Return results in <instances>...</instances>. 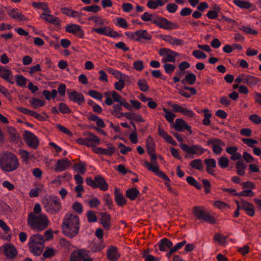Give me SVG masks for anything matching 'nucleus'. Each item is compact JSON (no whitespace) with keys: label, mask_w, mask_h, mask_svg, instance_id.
<instances>
[{"label":"nucleus","mask_w":261,"mask_h":261,"mask_svg":"<svg viewBox=\"0 0 261 261\" xmlns=\"http://www.w3.org/2000/svg\"><path fill=\"white\" fill-rule=\"evenodd\" d=\"M93 151L98 154H104L111 156L115 151V148L112 144H109L107 148L100 147H95L93 148Z\"/></svg>","instance_id":"20"},{"label":"nucleus","mask_w":261,"mask_h":261,"mask_svg":"<svg viewBox=\"0 0 261 261\" xmlns=\"http://www.w3.org/2000/svg\"><path fill=\"white\" fill-rule=\"evenodd\" d=\"M57 251L52 248L48 247L45 248V251L42 252L43 257L44 258H49L56 255Z\"/></svg>","instance_id":"44"},{"label":"nucleus","mask_w":261,"mask_h":261,"mask_svg":"<svg viewBox=\"0 0 261 261\" xmlns=\"http://www.w3.org/2000/svg\"><path fill=\"white\" fill-rule=\"evenodd\" d=\"M239 29L248 34L256 35L258 33L257 31L252 29L250 27H245L244 25H241L239 27Z\"/></svg>","instance_id":"59"},{"label":"nucleus","mask_w":261,"mask_h":261,"mask_svg":"<svg viewBox=\"0 0 261 261\" xmlns=\"http://www.w3.org/2000/svg\"><path fill=\"white\" fill-rule=\"evenodd\" d=\"M67 228H79L80 221L79 217L70 212H68L65 215L62 222V227Z\"/></svg>","instance_id":"7"},{"label":"nucleus","mask_w":261,"mask_h":261,"mask_svg":"<svg viewBox=\"0 0 261 261\" xmlns=\"http://www.w3.org/2000/svg\"><path fill=\"white\" fill-rule=\"evenodd\" d=\"M69 99L81 105L84 101V96L81 93L73 91L67 93Z\"/></svg>","instance_id":"21"},{"label":"nucleus","mask_w":261,"mask_h":261,"mask_svg":"<svg viewBox=\"0 0 261 261\" xmlns=\"http://www.w3.org/2000/svg\"><path fill=\"white\" fill-rule=\"evenodd\" d=\"M8 132L10 136L11 140L13 142L15 141L18 137L16 129L14 127H10L8 128Z\"/></svg>","instance_id":"56"},{"label":"nucleus","mask_w":261,"mask_h":261,"mask_svg":"<svg viewBox=\"0 0 261 261\" xmlns=\"http://www.w3.org/2000/svg\"><path fill=\"white\" fill-rule=\"evenodd\" d=\"M63 233L70 238L74 237L78 233L77 229H63Z\"/></svg>","instance_id":"62"},{"label":"nucleus","mask_w":261,"mask_h":261,"mask_svg":"<svg viewBox=\"0 0 261 261\" xmlns=\"http://www.w3.org/2000/svg\"><path fill=\"white\" fill-rule=\"evenodd\" d=\"M242 142L247 145L248 147L253 148L255 147L254 145L258 143V142L251 138H245L242 139Z\"/></svg>","instance_id":"52"},{"label":"nucleus","mask_w":261,"mask_h":261,"mask_svg":"<svg viewBox=\"0 0 261 261\" xmlns=\"http://www.w3.org/2000/svg\"><path fill=\"white\" fill-rule=\"evenodd\" d=\"M8 15L12 18L18 19L20 21H25L27 18L23 15L18 9H12L8 11Z\"/></svg>","instance_id":"26"},{"label":"nucleus","mask_w":261,"mask_h":261,"mask_svg":"<svg viewBox=\"0 0 261 261\" xmlns=\"http://www.w3.org/2000/svg\"><path fill=\"white\" fill-rule=\"evenodd\" d=\"M85 181L87 185L93 188H99L103 191H106L109 189V185L105 178L99 175L95 176L93 179L87 177Z\"/></svg>","instance_id":"5"},{"label":"nucleus","mask_w":261,"mask_h":261,"mask_svg":"<svg viewBox=\"0 0 261 261\" xmlns=\"http://www.w3.org/2000/svg\"><path fill=\"white\" fill-rule=\"evenodd\" d=\"M137 84L140 90L143 92H146L149 89V87L147 85V81L145 79L139 80Z\"/></svg>","instance_id":"51"},{"label":"nucleus","mask_w":261,"mask_h":261,"mask_svg":"<svg viewBox=\"0 0 261 261\" xmlns=\"http://www.w3.org/2000/svg\"><path fill=\"white\" fill-rule=\"evenodd\" d=\"M88 94L92 98L98 100H101L103 98V95L101 93L94 90L88 91Z\"/></svg>","instance_id":"60"},{"label":"nucleus","mask_w":261,"mask_h":261,"mask_svg":"<svg viewBox=\"0 0 261 261\" xmlns=\"http://www.w3.org/2000/svg\"><path fill=\"white\" fill-rule=\"evenodd\" d=\"M0 252H2L9 259L15 258L18 255L15 246L11 243H6L0 247Z\"/></svg>","instance_id":"10"},{"label":"nucleus","mask_w":261,"mask_h":261,"mask_svg":"<svg viewBox=\"0 0 261 261\" xmlns=\"http://www.w3.org/2000/svg\"><path fill=\"white\" fill-rule=\"evenodd\" d=\"M139 194V191L136 188H130L126 191V196L130 200H134Z\"/></svg>","instance_id":"36"},{"label":"nucleus","mask_w":261,"mask_h":261,"mask_svg":"<svg viewBox=\"0 0 261 261\" xmlns=\"http://www.w3.org/2000/svg\"><path fill=\"white\" fill-rule=\"evenodd\" d=\"M114 23L116 25L124 29H127L128 28V24L127 21L122 17H116Z\"/></svg>","instance_id":"42"},{"label":"nucleus","mask_w":261,"mask_h":261,"mask_svg":"<svg viewBox=\"0 0 261 261\" xmlns=\"http://www.w3.org/2000/svg\"><path fill=\"white\" fill-rule=\"evenodd\" d=\"M193 213L199 220H202L203 221L211 224H214L216 222V220L214 217L212 216L208 212H206L202 207L194 206L193 207Z\"/></svg>","instance_id":"8"},{"label":"nucleus","mask_w":261,"mask_h":261,"mask_svg":"<svg viewBox=\"0 0 261 261\" xmlns=\"http://www.w3.org/2000/svg\"><path fill=\"white\" fill-rule=\"evenodd\" d=\"M159 246V249L161 251H165L167 250L168 248L171 247L172 246V243L168 239L164 238L161 240Z\"/></svg>","instance_id":"33"},{"label":"nucleus","mask_w":261,"mask_h":261,"mask_svg":"<svg viewBox=\"0 0 261 261\" xmlns=\"http://www.w3.org/2000/svg\"><path fill=\"white\" fill-rule=\"evenodd\" d=\"M237 173L239 175H243L245 174L246 166L242 161H238L236 164Z\"/></svg>","instance_id":"46"},{"label":"nucleus","mask_w":261,"mask_h":261,"mask_svg":"<svg viewBox=\"0 0 261 261\" xmlns=\"http://www.w3.org/2000/svg\"><path fill=\"white\" fill-rule=\"evenodd\" d=\"M100 218L99 221L105 228H109L111 226V217L107 213H100Z\"/></svg>","instance_id":"25"},{"label":"nucleus","mask_w":261,"mask_h":261,"mask_svg":"<svg viewBox=\"0 0 261 261\" xmlns=\"http://www.w3.org/2000/svg\"><path fill=\"white\" fill-rule=\"evenodd\" d=\"M228 236H224L220 233H216L214 236V240L218 242L220 245H224L226 243Z\"/></svg>","instance_id":"43"},{"label":"nucleus","mask_w":261,"mask_h":261,"mask_svg":"<svg viewBox=\"0 0 261 261\" xmlns=\"http://www.w3.org/2000/svg\"><path fill=\"white\" fill-rule=\"evenodd\" d=\"M233 3L240 8L249 9L253 7V4L243 0H233Z\"/></svg>","instance_id":"35"},{"label":"nucleus","mask_w":261,"mask_h":261,"mask_svg":"<svg viewBox=\"0 0 261 261\" xmlns=\"http://www.w3.org/2000/svg\"><path fill=\"white\" fill-rule=\"evenodd\" d=\"M207 145H212V147L214 146L215 145H222V146H225V143L223 141H222L221 140L217 139V138H214L210 139L207 141Z\"/></svg>","instance_id":"57"},{"label":"nucleus","mask_w":261,"mask_h":261,"mask_svg":"<svg viewBox=\"0 0 261 261\" xmlns=\"http://www.w3.org/2000/svg\"><path fill=\"white\" fill-rule=\"evenodd\" d=\"M103 200L109 209L112 210L113 206V200L109 194H105L103 197Z\"/></svg>","instance_id":"61"},{"label":"nucleus","mask_w":261,"mask_h":261,"mask_svg":"<svg viewBox=\"0 0 261 261\" xmlns=\"http://www.w3.org/2000/svg\"><path fill=\"white\" fill-rule=\"evenodd\" d=\"M202 112L204 113V119L202 120V124L204 125H210L211 124L210 118L212 114L210 113L208 109H204Z\"/></svg>","instance_id":"48"},{"label":"nucleus","mask_w":261,"mask_h":261,"mask_svg":"<svg viewBox=\"0 0 261 261\" xmlns=\"http://www.w3.org/2000/svg\"><path fill=\"white\" fill-rule=\"evenodd\" d=\"M86 216L88 221L89 222H96L97 221V218L95 212L89 210L88 211L86 214Z\"/></svg>","instance_id":"54"},{"label":"nucleus","mask_w":261,"mask_h":261,"mask_svg":"<svg viewBox=\"0 0 261 261\" xmlns=\"http://www.w3.org/2000/svg\"><path fill=\"white\" fill-rule=\"evenodd\" d=\"M138 31V41L142 39L149 41L152 38L151 35L145 30H140Z\"/></svg>","instance_id":"34"},{"label":"nucleus","mask_w":261,"mask_h":261,"mask_svg":"<svg viewBox=\"0 0 261 261\" xmlns=\"http://www.w3.org/2000/svg\"><path fill=\"white\" fill-rule=\"evenodd\" d=\"M163 110L165 114V118L166 120L169 123H173L174 118L176 117L174 114L171 111H169L167 109L163 108Z\"/></svg>","instance_id":"45"},{"label":"nucleus","mask_w":261,"mask_h":261,"mask_svg":"<svg viewBox=\"0 0 261 261\" xmlns=\"http://www.w3.org/2000/svg\"><path fill=\"white\" fill-rule=\"evenodd\" d=\"M51 10H49L46 13H42L40 15V17L50 24L59 27L61 24V20L58 17L51 15Z\"/></svg>","instance_id":"19"},{"label":"nucleus","mask_w":261,"mask_h":261,"mask_svg":"<svg viewBox=\"0 0 261 261\" xmlns=\"http://www.w3.org/2000/svg\"><path fill=\"white\" fill-rule=\"evenodd\" d=\"M59 111L62 114H68L71 112L69 107L65 103L61 102L58 106Z\"/></svg>","instance_id":"55"},{"label":"nucleus","mask_w":261,"mask_h":261,"mask_svg":"<svg viewBox=\"0 0 261 261\" xmlns=\"http://www.w3.org/2000/svg\"><path fill=\"white\" fill-rule=\"evenodd\" d=\"M152 23L161 29L166 30H175L179 28V25L177 23L171 21L167 18L160 16L154 17Z\"/></svg>","instance_id":"6"},{"label":"nucleus","mask_w":261,"mask_h":261,"mask_svg":"<svg viewBox=\"0 0 261 261\" xmlns=\"http://www.w3.org/2000/svg\"><path fill=\"white\" fill-rule=\"evenodd\" d=\"M71 165V162L67 159L59 160L57 161L55 167L56 172H62L65 171Z\"/></svg>","instance_id":"23"},{"label":"nucleus","mask_w":261,"mask_h":261,"mask_svg":"<svg viewBox=\"0 0 261 261\" xmlns=\"http://www.w3.org/2000/svg\"><path fill=\"white\" fill-rule=\"evenodd\" d=\"M104 247L105 245L101 240H93L92 242V246L91 247V250L93 252L100 251Z\"/></svg>","instance_id":"40"},{"label":"nucleus","mask_w":261,"mask_h":261,"mask_svg":"<svg viewBox=\"0 0 261 261\" xmlns=\"http://www.w3.org/2000/svg\"><path fill=\"white\" fill-rule=\"evenodd\" d=\"M17 110L19 112L24 114L30 115L35 118H36L37 119L40 121H44L45 120V117H44L43 116H41V115L34 111H31L27 108L20 107L17 108Z\"/></svg>","instance_id":"22"},{"label":"nucleus","mask_w":261,"mask_h":261,"mask_svg":"<svg viewBox=\"0 0 261 261\" xmlns=\"http://www.w3.org/2000/svg\"><path fill=\"white\" fill-rule=\"evenodd\" d=\"M44 237L38 233L31 236L29 240L28 248L30 252L35 256H40L44 248Z\"/></svg>","instance_id":"2"},{"label":"nucleus","mask_w":261,"mask_h":261,"mask_svg":"<svg viewBox=\"0 0 261 261\" xmlns=\"http://www.w3.org/2000/svg\"><path fill=\"white\" fill-rule=\"evenodd\" d=\"M88 20L89 21L93 20L95 25H103L108 23V22L106 19L98 16L90 17L88 18Z\"/></svg>","instance_id":"41"},{"label":"nucleus","mask_w":261,"mask_h":261,"mask_svg":"<svg viewBox=\"0 0 261 261\" xmlns=\"http://www.w3.org/2000/svg\"><path fill=\"white\" fill-rule=\"evenodd\" d=\"M23 137L25 143L29 147L35 149L38 147L39 140L33 133L29 131H25Z\"/></svg>","instance_id":"15"},{"label":"nucleus","mask_w":261,"mask_h":261,"mask_svg":"<svg viewBox=\"0 0 261 261\" xmlns=\"http://www.w3.org/2000/svg\"><path fill=\"white\" fill-rule=\"evenodd\" d=\"M243 77H244V84L249 86L255 85L258 81L257 77L249 74H243Z\"/></svg>","instance_id":"29"},{"label":"nucleus","mask_w":261,"mask_h":261,"mask_svg":"<svg viewBox=\"0 0 261 261\" xmlns=\"http://www.w3.org/2000/svg\"><path fill=\"white\" fill-rule=\"evenodd\" d=\"M0 77L11 84L14 83L12 72L9 69L2 67Z\"/></svg>","instance_id":"24"},{"label":"nucleus","mask_w":261,"mask_h":261,"mask_svg":"<svg viewBox=\"0 0 261 261\" xmlns=\"http://www.w3.org/2000/svg\"><path fill=\"white\" fill-rule=\"evenodd\" d=\"M74 253L81 261H93L91 258L88 257V252L85 250H79Z\"/></svg>","instance_id":"30"},{"label":"nucleus","mask_w":261,"mask_h":261,"mask_svg":"<svg viewBox=\"0 0 261 261\" xmlns=\"http://www.w3.org/2000/svg\"><path fill=\"white\" fill-rule=\"evenodd\" d=\"M28 223L32 228H45L50 224V221L44 214L36 216L33 212H31L28 215Z\"/></svg>","instance_id":"3"},{"label":"nucleus","mask_w":261,"mask_h":261,"mask_svg":"<svg viewBox=\"0 0 261 261\" xmlns=\"http://www.w3.org/2000/svg\"><path fill=\"white\" fill-rule=\"evenodd\" d=\"M65 31L68 33L72 34L80 38L84 37V32L82 27L74 23H69L65 27Z\"/></svg>","instance_id":"14"},{"label":"nucleus","mask_w":261,"mask_h":261,"mask_svg":"<svg viewBox=\"0 0 261 261\" xmlns=\"http://www.w3.org/2000/svg\"><path fill=\"white\" fill-rule=\"evenodd\" d=\"M146 147L147 153L155 152V144L151 136H148L146 139Z\"/></svg>","instance_id":"37"},{"label":"nucleus","mask_w":261,"mask_h":261,"mask_svg":"<svg viewBox=\"0 0 261 261\" xmlns=\"http://www.w3.org/2000/svg\"><path fill=\"white\" fill-rule=\"evenodd\" d=\"M172 127L175 130L179 132H182L186 130L188 131L190 134L192 133L191 127L184 120L181 118L176 119Z\"/></svg>","instance_id":"17"},{"label":"nucleus","mask_w":261,"mask_h":261,"mask_svg":"<svg viewBox=\"0 0 261 261\" xmlns=\"http://www.w3.org/2000/svg\"><path fill=\"white\" fill-rule=\"evenodd\" d=\"M44 205L46 211L51 214H57L62 208L59 197L53 195L44 199Z\"/></svg>","instance_id":"4"},{"label":"nucleus","mask_w":261,"mask_h":261,"mask_svg":"<svg viewBox=\"0 0 261 261\" xmlns=\"http://www.w3.org/2000/svg\"><path fill=\"white\" fill-rule=\"evenodd\" d=\"M206 168H215L216 167V162L214 159H206L204 161Z\"/></svg>","instance_id":"63"},{"label":"nucleus","mask_w":261,"mask_h":261,"mask_svg":"<svg viewBox=\"0 0 261 261\" xmlns=\"http://www.w3.org/2000/svg\"><path fill=\"white\" fill-rule=\"evenodd\" d=\"M120 257V254L118 253V249L115 247H112L109 248L107 251V257L110 261H116Z\"/></svg>","instance_id":"28"},{"label":"nucleus","mask_w":261,"mask_h":261,"mask_svg":"<svg viewBox=\"0 0 261 261\" xmlns=\"http://www.w3.org/2000/svg\"><path fill=\"white\" fill-rule=\"evenodd\" d=\"M143 167L146 168L148 170L152 172L156 176L162 178L164 180L170 182L169 178L162 171L160 170L158 163H150L149 162L144 161L142 163Z\"/></svg>","instance_id":"9"},{"label":"nucleus","mask_w":261,"mask_h":261,"mask_svg":"<svg viewBox=\"0 0 261 261\" xmlns=\"http://www.w3.org/2000/svg\"><path fill=\"white\" fill-rule=\"evenodd\" d=\"M219 166L221 168H226L229 165V160L225 156H221L218 159Z\"/></svg>","instance_id":"53"},{"label":"nucleus","mask_w":261,"mask_h":261,"mask_svg":"<svg viewBox=\"0 0 261 261\" xmlns=\"http://www.w3.org/2000/svg\"><path fill=\"white\" fill-rule=\"evenodd\" d=\"M19 167V162L17 156L13 153L5 151L0 156V168L5 172H11L16 170Z\"/></svg>","instance_id":"1"},{"label":"nucleus","mask_w":261,"mask_h":261,"mask_svg":"<svg viewBox=\"0 0 261 261\" xmlns=\"http://www.w3.org/2000/svg\"><path fill=\"white\" fill-rule=\"evenodd\" d=\"M32 107L37 109L38 107H43L45 105V101L37 98H33L30 101Z\"/></svg>","instance_id":"47"},{"label":"nucleus","mask_w":261,"mask_h":261,"mask_svg":"<svg viewBox=\"0 0 261 261\" xmlns=\"http://www.w3.org/2000/svg\"><path fill=\"white\" fill-rule=\"evenodd\" d=\"M236 203L237 206L244 210L249 216H253L254 215V207L252 203L243 199H241L240 201H236Z\"/></svg>","instance_id":"18"},{"label":"nucleus","mask_w":261,"mask_h":261,"mask_svg":"<svg viewBox=\"0 0 261 261\" xmlns=\"http://www.w3.org/2000/svg\"><path fill=\"white\" fill-rule=\"evenodd\" d=\"M187 182L197 189H201L202 186L197 181V180L192 176H188L186 179Z\"/></svg>","instance_id":"50"},{"label":"nucleus","mask_w":261,"mask_h":261,"mask_svg":"<svg viewBox=\"0 0 261 261\" xmlns=\"http://www.w3.org/2000/svg\"><path fill=\"white\" fill-rule=\"evenodd\" d=\"M159 54L163 57L162 59L163 63L174 62L176 57L178 56V53L166 48H161L159 51Z\"/></svg>","instance_id":"12"},{"label":"nucleus","mask_w":261,"mask_h":261,"mask_svg":"<svg viewBox=\"0 0 261 261\" xmlns=\"http://www.w3.org/2000/svg\"><path fill=\"white\" fill-rule=\"evenodd\" d=\"M115 200L117 204L120 206L124 205L126 203L125 197L122 193L119 192L118 188H115L114 190Z\"/></svg>","instance_id":"27"},{"label":"nucleus","mask_w":261,"mask_h":261,"mask_svg":"<svg viewBox=\"0 0 261 261\" xmlns=\"http://www.w3.org/2000/svg\"><path fill=\"white\" fill-rule=\"evenodd\" d=\"M92 31L99 35H105L113 38H119L121 36L120 34L108 26L93 28Z\"/></svg>","instance_id":"13"},{"label":"nucleus","mask_w":261,"mask_h":261,"mask_svg":"<svg viewBox=\"0 0 261 261\" xmlns=\"http://www.w3.org/2000/svg\"><path fill=\"white\" fill-rule=\"evenodd\" d=\"M190 165L195 169L200 170L202 169V161L200 159H195L190 162Z\"/></svg>","instance_id":"49"},{"label":"nucleus","mask_w":261,"mask_h":261,"mask_svg":"<svg viewBox=\"0 0 261 261\" xmlns=\"http://www.w3.org/2000/svg\"><path fill=\"white\" fill-rule=\"evenodd\" d=\"M73 169L75 171L84 174L86 171V164L85 162H82L76 163L73 166Z\"/></svg>","instance_id":"38"},{"label":"nucleus","mask_w":261,"mask_h":261,"mask_svg":"<svg viewBox=\"0 0 261 261\" xmlns=\"http://www.w3.org/2000/svg\"><path fill=\"white\" fill-rule=\"evenodd\" d=\"M27 79L22 75H16V82L17 85L19 86L22 87L25 86L27 84Z\"/></svg>","instance_id":"58"},{"label":"nucleus","mask_w":261,"mask_h":261,"mask_svg":"<svg viewBox=\"0 0 261 261\" xmlns=\"http://www.w3.org/2000/svg\"><path fill=\"white\" fill-rule=\"evenodd\" d=\"M32 5L35 9L42 10V13H46L50 10L48 4L46 2H33Z\"/></svg>","instance_id":"31"},{"label":"nucleus","mask_w":261,"mask_h":261,"mask_svg":"<svg viewBox=\"0 0 261 261\" xmlns=\"http://www.w3.org/2000/svg\"><path fill=\"white\" fill-rule=\"evenodd\" d=\"M196 80V75L193 73H187L185 78L181 81V83L182 84H186L188 83L190 85L194 84Z\"/></svg>","instance_id":"32"},{"label":"nucleus","mask_w":261,"mask_h":261,"mask_svg":"<svg viewBox=\"0 0 261 261\" xmlns=\"http://www.w3.org/2000/svg\"><path fill=\"white\" fill-rule=\"evenodd\" d=\"M168 105L172 108L175 112L181 113L185 116L190 118H193L195 116V113L193 111L184 108L182 106L178 104H173L171 103V101H170L168 102Z\"/></svg>","instance_id":"16"},{"label":"nucleus","mask_w":261,"mask_h":261,"mask_svg":"<svg viewBox=\"0 0 261 261\" xmlns=\"http://www.w3.org/2000/svg\"><path fill=\"white\" fill-rule=\"evenodd\" d=\"M180 148L189 154H196L200 156L205 152L206 149L199 145H192L189 146L185 143H181L179 145Z\"/></svg>","instance_id":"11"},{"label":"nucleus","mask_w":261,"mask_h":261,"mask_svg":"<svg viewBox=\"0 0 261 261\" xmlns=\"http://www.w3.org/2000/svg\"><path fill=\"white\" fill-rule=\"evenodd\" d=\"M87 139L90 144H92V146L95 144H100V140L98 137L91 132H88L86 134Z\"/></svg>","instance_id":"39"},{"label":"nucleus","mask_w":261,"mask_h":261,"mask_svg":"<svg viewBox=\"0 0 261 261\" xmlns=\"http://www.w3.org/2000/svg\"><path fill=\"white\" fill-rule=\"evenodd\" d=\"M72 208L73 211L79 214H81L83 212V205L79 202L76 201L73 203L72 206Z\"/></svg>","instance_id":"64"}]
</instances>
